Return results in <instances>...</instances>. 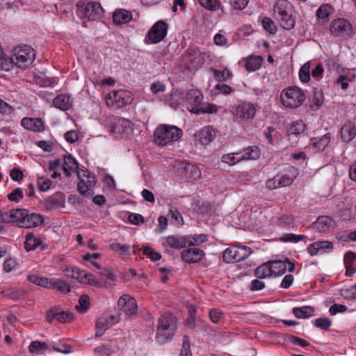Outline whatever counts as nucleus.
<instances>
[{
    "mask_svg": "<svg viewBox=\"0 0 356 356\" xmlns=\"http://www.w3.org/2000/svg\"><path fill=\"white\" fill-rule=\"evenodd\" d=\"M177 328V318L170 313H164L158 321L156 340L161 344L171 341Z\"/></svg>",
    "mask_w": 356,
    "mask_h": 356,
    "instance_id": "f257e3e1",
    "label": "nucleus"
},
{
    "mask_svg": "<svg viewBox=\"0 0 356 356\" xmlns=\"http://www.w3.org/2000/svg\"><path fill=\"white\" fill-rule=\"evenodd\" d=\"M35 57V51L31 46L18 45L13 49L11 57H6V62H10L11 64L9 70L14 65L21 69H26L31 65Z\"/></svg>",
    "mask_w": 356,
    "mask_h": 356,
    "instance_id": "f03ea898",
    "label": "nucleus"
},
{
    "mask_svg": "<svg viewBox=\"0 0 356 356\" xmlns=\"http://www.w3.org/2000/svg\"><path fill=\"white\" fill-rule=\"evenodd\" d=\"M181 129L165 124H159L155 129L153 134L154 143L161 147L165 146L172 142L177 141L181 138Z\"/></svg>",
    "mask_w": 356,
    "mask_h": 356,
    "instance_id": "7ed1b4c3",
    "label": "nucleus"
},
{
    "mask_svg": "<svg viewBox=\"0 0 356 356\" xmlns=\"http://www.w3.org/2000/svg\"><path fill=\"white\" fill-rule=\"evenodd\" d=\"M292 13V6L288 1L277 0L276 1L273 15L283 29L291 30L295 26L296 19Z\"/></svg>",
    "mask_w": 356,
    "mask_h": 356,
    "instance_id": "20e7f679",
    "label": "nucleus"
},
{
    "mask_svg": "<svg viewBox=\"0 0 356 356\" xmlns=\"http://www.w3.org/2000/svg\"><path fill=\"white\" fill-rule=\"evenodd\" d=\"M280 99L285 107L295 108L302 104L305 100V95L300 88L291 86L282 90Z\"/></svg>",
    "mask_w": 356,
    "mask_h": 356,
    "instance_id": "39448f33",
    "label": "nucleus"
},
{
    "mask_svg": "<svg viewBox=\"0 0 356 356\" xmlns=\"http://www.w3.org/2000/svg\"><path fill=\"white\" fill-rule=\"evenodd\" d=\"M79 181L77 185L78 191L83 195L88 197L94 194L93 188L97 179L93 174H91L87 169H81L77 172Z\"/></svg>",
    "mask_w": 356,
    "mask_h": 356,
    "instance_id": "423d86ee",
    "label": "nucleus"
},
{
    "mask_svg": "<svg viewBox=\"0 0 356 356\" xmlns=\"http://www.w3.org/2000/svg\"><path fill=\"white\" fill-rule=\"evenodd\" d=\"M132 101L133 97L131 93L124 90L112 91L105 97L106 106L111 108H120L130 104Z\"/></svg>",
    "mask_w": 356,
    "mask_h": 356,
    "instance_id": "0eeeda50",
    "label": "nucleus"
},
{
    "mask_svg": "<svg viewBox=\"0 0 356 356\" xmlns=\"http://www.w3.org/2000/svg\"><path fill=\"white\" fill-rule=\"evenodd\" d=\"M256 106L254 104L241 101L232 107V113L239 122H250L254 119L256 113Z\"/></svg>",
    "mask_w": 356,
    "mask_h": 356,
    "instance_id": "6e6552de",
    "label": "nucleus"
},
{
    "mask_svg": "<svg viewBox=\"0 0 356 356\" xmlns=\"http://www.w3.org/2000/svg\"><path fill=\"white\" fill-rule=\"evenodd\" d=\"M330 31L334 37L343 39L348 38L353 35L352 24L344 18H337L332 20L330 24Z\"/></svg>",
    "mask_w": 356,
    "mask_h": 356,
    "instance_id": "1a4fd4ad",
    "label": "nucleus"
},
{
    "mask_svg": "<svg viewBox=\"0 0 356 356\" xmlns=\"http://www.w3.org/2000/svg\"><path fill=\"white\" fill-rule=\"evenodd\" d=\"M252 250L247 246H233L227 248L223 252L222 259L227 263H235L246 259Z\"/></svg>",
    "mask_w": 356,
    "mask_h": 356,
    "instance_id": "9d476101",
    "label": "nucleus"
},
{
    "mask_svg": "<svg viewBox=\"0 0 356 356\" xmlns=\"http://www.w3.org/2000/svg\"><path fill=\"white\" fill-rule=\"evenodd\" d=\"M168 29V24L159 20L156 22L149 30L145 42L146 44H156L162 41L166 36Z\"/></svg>",
    "mask_w": 356,
    "mask_h": 356,
    "instance_id": "9b49d317",
    "label": "nucleus"
},
{
    "mask_svg": "<svg viewBox=\"0 0 356 356\" xmlns=\"http://www.w3.org/2000/svg\"><path fill=\"white\" fill-rule=\"evenodd\" d=\"M272 277L281 276L286 270L292 273L295 270V265L289 259L285 258L284 260L269 261Z\"/></svg>",
    "mask_w": 356,
    "mask_h": 356,
    "instance_id": "f8f14e48",
    "label": "nucleus"
},
{
    "mask_svg": "<svg viewBox=\"0 0 356 356\" xmlns=\"http://www.w3.org/2000/svg\"><path fill=\"white\" fill-rule=\"evenodd\" d=\"M118 306L119 309L129 317L137 314L138 305L136 300L134 298L128 294H124L119 298Z\"/></svg>",
    "mask_w": 356,
    "mask_h": 356,
    "instance_id": "ddd939ff",
    "label": "nucleus"
},
{
    "mask_svg": "<svg viewBox=\"0 0 356 356\" xmlns=\"http://www.w3.org/2000/svg\"><path fill=\"white\" fill-rule=\"evenodd\" d=\"M73 314L68 312H60L58 308L53 307L46 312V321L52 323L54 321L60 323H69L73 320Z\"/></svg>",
    "mask_w": 356,
    "mask_h": 356,
    "instance_id": "4468645a",
    "label": "nucleus"
},
{
    "mask_svg": "<svg viewBox=\"0 0 356 356\" xmlns=\"http://www.w3.org/2000/svg\"><path fill=\"white\" fill-rule=\"evenodd\" d=\"M119 321V316L102 315L99 316L96 321V336H102L106 330H108L111 326L118 323Z\"/></svg>",
    "mask_w": 356,
    "mask_h": 356,
    "instance_id": "2eb2a0df",
    "label": "nucleus"
},
{
    "mask_svg": "<svg viewBox=\"0 0 356 356\" xmlns=\"http://www.w3.org/2000/svg\"><path fill=\"white\" fill-rule=\"evenodd\" d=\"M111 128L115 133H126L131 131L133 124L126 118L113 116L111 118Z\"/></svg>",
    "mask_w": 356,
    "mask_h": 356,
    "instance_id": "dca6fc26",
    "label": "nucleus"
},
{
    "mask_svg": "<svg viewBox=\"0 0 356 356\" xmlns=\"http://www.w3.org/2000/svg\"><path fill=\"white\" fill-rule=\"evenodd\" d=\"M84 14L90 21H95L102 17L104 9L99 3L91 1L85 5Z\"/></svg>",
    "mask_w": 356,
    "mask_h": 356,
    "instance_id": "f3484780",
    "label": "nucleus"
},
{
    "mask_svg": "<svg viewBox=\"0 0 356 356\" xmlns=\"http://www.w3.org/2000/svg\"><path fill=\"white\" fill-rule=\"evenodd\" d=\"M333 249V243L329 241H318L307 247V252L311 256L329 252Z\"/></svg>",
    "mask_w": 356,
    "mask_h": 356,
    "instance_id": "a211bd4d",
    "label": "nucleus"
},
{
    "mask_svg": "<svg viewBox=\"0 0 356 356\" xmlns=\"http://www.w3.org/2000/svg\"><path fill=\"white\" fill-rule=\"evenodd\" d=\"M205 255L204 252L198 248H191L184 250L181 254V259L188 263H197L201 261Z\"/></svg>",
    "mask_w": 356,
    "mask_h": 356,
    "instance_id": "6ab92c4d",
    "label": "nucleus"
},
{
    "mask_svg": "<svg viewBox=\"0 0 356 356\" xmlns=\"http://www.w3.org/2000/svg\"><path fill=\"white\" fill-rule=\"evenodd\" d=\"M298 175V171L297 168L291 165L287 166L284 172L277 174L280 187L290 186L297 177Z\"/></svg>",
    "mask_w": 356,
    "mask_h": 356,
    "instance_id": "aec40b11",
    "label": "nucleus"
},
{
    "mask_svg": "<svg viewBox=\"0 0 356 356\" xmlns=\"http://www.w3.org/2000/svg\"><path fill=\"white\" fill-rule=\"evenodd\" d=\"M21 126L33 132H42L45 129L44 123L41 118H23Z\"/></svg>",
    "mask_w": 356,
    "mask_h": 356,
    "instance_id": "412c9836",
    "label": "nucleus"
},
{
    "mask_svg": "<svg viewBox=\"0 0 356 356\" xmlns=\"http://www.w3.org/2000/svg\"><path fill=\"white\" fill-rule=\"evenodd\" d=\"M216 136V131L211 126H206L195 134V138L201 145L209 144Z\"/></svg>",
    "mask_w": 356,
    "mask_h": 356,
    "instance_id": "4be33fe9",
    "label": "nucleus"
},
{
    "mask_svg": "<svg viewBox=\"0 0 356 356\" xmlns=\"http://www.w3.org/2000/svg\"><path fill=\"white\" fill-rule=\"evenodd\" d=\"M273 222L284 229H293L295 227V217L292 213H284L275 218Z\"/></svg>",
    "mask_w": 356,
    "mask_h": 356,
    "instance_id": "5701e85b",
    "label": "nucleus"
},
{
    "mask_svg": "<svg viewBox=\"0 0 356 356\" xmlns=\"http://www.w3.org/2000/svg\"><path fill=\"white\" fill-rule=\"evenodd\" d=\"M65 202V197L63 193H56L44 201V206L47 210H52L59 207H63Z\"/></svg>",
    "mask_w": 356,
    "mask_h": 356,
    "instance_id": "b1692460",
    "label": "nucleus"
},
{
    "mask_svg": "<svg viewBox=\"0 0 356 356\" xmlns=\"http://www.w3.org/2000/svg\"><path fill=\"white\" fill-rule=\"evenodd\" d=\"M44 222V218L41 214L32 213H29L27 211V216L21 222V227L29 229L40 226Z\"/></svg>",
    "mask_w": 356,
    "mask_h": 356,
    "instance_id": "393cba45",
    "label": "nucleus"
},
{
    "mask_svg": "<svg viewBox=\"0 0 356 356\" xmlns=\"http://www.w3.org/2000/svg\"><path fill=\"white\" fill-rule=\"evenodd\" d=\"M314 227L321 232H327L334 229L335 222L328 216H320L314 223Z\"/></svg>",
    "mask_w": 356,
    "mask_h": 356,
    "instance_id": "a878e982",
    "label": "nucleus"
},
{
    "mask_svg": "<svg viewBox=\"0 0 356 356\" xmlns=\"http://www.w3.org/2000/svg\"><path fill=\"white\" fill-rule=\"evenodd\" d=\"M181 174L188 180H196L201 177L199 168L191 163H184L181 166Z\"/></svg>",
    "mask_w": 356,
    "mask_h": 356,
    "instance_id": "bb28decb",
    "label": "nucleus"
},
{
    "mask_svg": "<svg viewBox=\"0 0 356 356\" xmlns=\"http://www.w3.org/2000/svg\"><path fill=\"white\" fill-rule=\"evenodd\" d=\"M63 170L67 177L72 175L71 171L78 172L79 163L70 154L64 155Z\"/></svg>",
    "mask_w": 356,
    "mask_h": 356,
    "instance_id": "cd10ccee",
    "label": "nucleus"
},
{
    "mask_svg": "<svg viewBox=\"0 0 356 356\" xmlns=\"http://www.w3.org/2000/svg\"><path fill=\"white\" fill-rule=\"evenodd\" d=\"M53 104L60 110L67 111L72 106V99L70 95L61 94L54 98Z\"/></svg>",
    "mask_w": 356,
    "mask_h": 356,
    "instance_id": "c85d7f7f",
    "label": "nucleus"
},
{
    "mask_svg": "<svg viewBox=\"0 0 356 356\" xmlns=\"http://www.w3.org/2000/svg\"><path fill=\"white\" fill-rule=\"evenodd\" d=\"M356 135V127L352 122L345 123L341 128V137L346 143L350 142Z\"/></svg>",
    "mask_w": 356,
    "mask_h": 356,
    "instance_id": "c756f323",
    "label": "nucleus"
},
{
    "mask_svg": "<svg viewBox=\"0 0 356 356\" xmlns=\"http://www.w3.org/2000/svg\"><path fill=\"white\" fill-rule=\"evenodd\" d=\"M131 19V13L124 9L117 10L113 15V22L118 25L127 24Z\"/></svg>",
    "mask_w": 356,
    "mask_h": 356,
    "instance_id": "7c9ffc66",
    "label": "nucleus"
},
{
    "mask_svg": "<svg viewBox=\"0 0 356 356\" xmlns=\"http://www.w3.org/2000/svg\"><path fill=\"white\" fill-rule=\"evenodd\" d=\"M167 245L173 249H182L186 246V236H168L165 238Z\"/></svg>",
    "mask_w": 356,
    "mask_h": 356,
    "instance_id": "2f4dec72",
    "label": "nucleus"
},
{
    "mask_svg": "<svg viewBox=\"0 0 356 356\" xmlns=\"http://www.w3.org/2000/svg\"><path fill=\"white\" fill-rule=\"evenodd\" d=\"M245 69L249 72H253L259 70L264 61V58L260 56L250 55L245 59Z\"/></svg>",
    "mask_w": 356,
    "mask_h": 356,
    "instance_id": "473e14b6",
    "label": "nucleus"
},
{
    "mask_svg": "<svg viewBox=\"0 0 356 356\" xmlns=\"http://www.w3.org/2000/svg\"><path fill=\"white\" fill-rule=\"evenodd\" d=\"M42 241L40 237L35 236L33 233L29 232L26 234L24 241V248L27 252L36 249L41 245Z\"/></svg>",
    "mask_w": 356,
    "mask_h": 356,
    "instance_id": "72a5a7b5",
    "label": "nucleus"
},
{
    "mask_svg": "<svg viewBox=\"0 0 356 356\" xmlns=\"http://www.w3.org/2000/svg\"><path fill=\"white\" fill-rule=\"evenodd\" d=\"M330 140L331 134L327 133L322 136L313 138L312 139V145L316 150L323 151L328 146Z\"/></svg>",
    "mask_w": 356,
    "mask_h": 356,
    "instance_id": "f704fd0d",
    "label": "nucleus"
},
{
    "mask_svg": "<svg viewBox=\"0 0 356 356\" xmlns=\"http://www.w3.org/2000/svg\"><path fill=\"white\" fill-rule=\"evenodd\" d=\"M242 154L240 155L241 160H255L259 157L260 149L257 146H250L240 150Z\"/></svg>",
    "mask_w": 356,
    "mask_h": 356,
    "instance_id": "c9c22d12",
    "label": "nucleus"
},
{
    "mask_svg": "<svg viewBox=\"0 0 356 356\" xmlns=\"http://www.w3.org/2000/svg\"><path fill=\"white\" fill-rule=\"evenodd\" d=\"M48 289H57L63 293H67L71 291L68 283L63 280L54 278H50Z\"/></svg>",
    "mask_w": 356,
    "mask_h": 356,
    "instance_id": "e433bc0d",
    "label": "nucleus"
},
{
    "mask_svg": "<svg viewBox=\"0 0 356 356\" xmlns=\"http://www.w3.org/2000/svg\"><path fill=\"white\" fill-rule=\"evenodd\" d=\"M186 102L195 107L199 106L202 101V95L200 90H190L186 95Z\"/></svg>",
    "mask_w": 356,
    "mask_h": 356,
    "instance_id": "4c0bfd02",
    "label": "nucleus"
},
{
    "mask_svg": "<svg viewBox=\"0 0 356 356\" xmlns=\"http://www.w3.org/2000/svg\"><path fill=\"white\" fill-rule=\"evenodd\" d=\"M292 312L298 318H307L314 315V309L310 306L294 307Z\"/></svg>",
    "mask_w": 356,
    "mask_h": 356,
    "instance_id": "58836bf2",
    "label": "nucleus"
},
{
    "mask_svg": "<svg viewBox=\"0 0 356 356\" xmlns=\"http://www.w3.org/2000/svg\"><path fill=\"white\" fill-rule=\"evenodd\" d=\"M254 275L258 279L272 277L269 261L257 267L254 270Z\"/></svg>",
    "mask_w": 356,
    "mask_h": 356,
    "instance_id": "ea45409f",
    "label": "nucleus"
},
{
    "mask_svg": "<svg viewBox=\"0 0 356 356\" xmlns=\"http://www.w3.org/2000/svg\"><path fill=\"white\" fill-rule=\"evenodd\" d=\"M186 244L190 246L200 245L208 241V236L207 234H190L186 236Z\"/></svg>",
    "mask_w": 356,
    "mask_h": 356,
    "instance_id": "a19ab883",
    "label": "nucleus"
},
{
    "mask_svg": "<svg viewBox=\"0 0 356 356\" xmlns=\"http://www.w3.org/2000/svg\"><path fill=\"white\" fill-rule=\"evenodd\" d=\"M305 130V124L301 120L295 121L291 123L287 130L289 136H298L304 133Z\"/></svg>",
    "mask_w": 356,
    "mask_h": 356,
    "instance_id": "79ce46f5",
    "label": "nucleus"
},
{
    "mask_svg": "<svg viewBox=\"0 0 356 356\" xmlns=\"http://www.w3.org/2000/svg\"><path fill=\"white\" fill-rule=\"evenodd\" d=\"M62 271L65 275V276L72 279H76L79 282H81L82 276L84 273V270H81V269L74 266L63 268H62Z\"/></svg>",
    "mask_w": 356,
    "mask_h": 356,
    "instance_id": "37998d69",
    "label": "nucleus"
},
{
    "mask_svg": "<svg viewBox=\"0 0 356 356\" xmlns=\"http://www.w3.org/2000/svg\"><path fill=\"white\" fill-rule=\"evenodd\" d=\"M80 283L89 284L97 288H101L104 286V284L97 280L94 275L86 273V271H84Z\"/></svg>",
    "mask_w": 356,
    "mask_h": 356,
    "instance_id": "c03bdc74",
    "label": "nucleus"
},
{
    "mask_svg": "<svg viewBox=\"0 0 356 356\" xmlns=\"http://www.w3.org/2000/svg\"><path fill=\"white\" fill-rule=\"evenodd\" d=\"M307 238L305 234H295L293 233H285L283 234L279 241L282 243H296L300 241H302Z\"/></svg>",
    "mask_w": 356,
    "mask_h": 356,
    "instance_id": "a18cd8bd",
    "label": "nucleus"
},
{
    "mask_svg": "<svg viewBox=\"0 0 356 356\" xmlns=\"http://www.w3.org/2000/svg\"><path fill=\"white\" fill-rule=\"evenodd\" d=\"M27 280L38 286H40L48 289L49 284L50 282V278L40 277L37 274H29L27 275Z\"/></svg>",
    "mask_w": 356,
    "mask_h": 356,
    "instance_id": "49530a36",
    "label": "nucleus"
},
{
    "mask_svg": "<svg viewBox=\"0 0 356 356\" xmlns=\"http://www.w3.org/2000/svg\"><path fill=\"white\" fill-rule=\"evenodd\" d=\"M27 216V210L24 209H15L11 210L13 222H16L21 227V222Z\"/></svg>",
    "mask_w": 356,
    "mask_h": 356,
    "instance_id": "de8ad7c7",
    "label": "nucleus"
},
{
    "mask_svg": "<svg viewBox=\"0 0 356 356\" xmlns=\"http://www.w3.org/2000/svg\"><path fill=\"white\" fill-rule=\"evenodd\" d=\"M242 154L241 151L226 154L222 156V161L230 165H234L241 161L240 155Z\"/></svg>",
    "mask_w": 356,
    "mask_h": 356,
    "instance_id": "09e8293b",
    "label": "nucleus"
},
{
    "mask_svg": "<svg viewBox=\"0 0 356 356\" xmlns=\"http://www.w3.org/2000/svg\"><path fill=\"white\" fill-rule=\"evenodd\" d=\"M93 351L96 356H111L115 353L111 346L105 344L96 347Z\"/></svg>",
    "mask_w": 356,
    "mask_h": 356,
    "instance_id": "8fccbe9b",
    "label": "nucleus"
},
{
    "mask_svg": "<svg viewBox=\"0 0 356 356\" xmlns=\"http://www.w3.org/2000/svg\"><path fill=\"white\" fill-rule=\"evenodd\" d=\"M214 78L219 82L226 81L232 76V72L227 67L222 70H213Z\"/></svg>",
    "mask_w": 356,
    "mask_h": 356,
    "instance_id": "3c124183",
    "label": "nucleus"
},
{
    "mask_svg": "<svg viewBox=\"0 0 356 356\" xmlns=\"http://www.w3.org/2000/svg\"><path fill=\"white\" fill-rule=\"evenodd\" d=\"M310 67L311 63H305L299 70V78L302 83H307L310 80Z\"/></svg>",
    "mask_w": 356,
    "mask_h": 356,
    "instance_id": "603ef678",
    "label": "nucleus"
},
{
    "mask_svg": "<svg viewBox=\"0 0 356 356\" xmlns=\"http://www.w3.org/2000/svg\"><path fill=\"white\" fill-rule=\"evenodd\" d=\"M334 8L328 3L321 6L316 11V17L319 19H326L333 12Z\"/></svg>",
    "mask_w": 356,
    "mask_h": 356,
    "instance_id": "864d4df0",
    "label": "nucleus"
},
{
    "mask_svg": "<svg viewBox=\"0 0 356 356\" xmlns=\"http://www.w3.org/2000/svg\"><path fill=\"white\" fill-rule=\"evenodd\" d=\"M90 298L86 294L81 295L79 299V304L76 306V309L81 313H85L90 307Z\"/></svg>",
    "mask_w": 356,
    "mask_h": 356,
    "instance_id": "5fc2aeb1",
    "label": "nucleus"
},
{
    "mask_svg": "<svg viewBox=\"0 0 356 356\" xmlns=\"http://www.w3.org/2000/svg\"><path fill=\"white\" fill-rule=\"evenodd\" d=\"M324 102L323 93L321 90H314L313 92V97L311 107L314 108H318Z\"/></svg>",
    "mask_w": 356,
    "mask_h": 356,
    "instance_id": "6e6d98bb",
    "label": "nucleus"
},
{
    "mask_svg": "<svg viewBox=\"0 0 356 356\" xmlns=\"http://www.w3.org/2000/svg\"><path fill=\"white\" fill-rule=\"evenodd\" d=\"M261 25L264 29L271 34H275L277 31L276 26L270 17H264L261 19Z\"/></svg>",
    "mask_w": 356,
    "mask_h": 356,
    "instance_id": "4d7b16f0",
    "label": "nucleus"
},
{
    "mask_svg": "<svg viewBox=\"0 0 356 356\" xmlns=\"http://www.w3.org/2000/svg\"><path fill=\"white\" fill-rule=\"evenodd\" d=\"M218 111V106L215 104H207L204 107L193 108V113L195 114L200 113H208L212 114L216 113Z\"/></svg>",
    "mask_w": 356,
    "mask_h": 356,
    "instance_id": "13d9d810",
    "label": "nucleus"
},
{
    "mask_svg": "<svg viewBox=\"0 0 356 356\" xmlns=\"http://www.w3.org/2000/svg\"><path fill=\"white\" fill-rule=\"evenodd\" d=\"M179 356H192L190 338L188 335H184L183 337V343Z\"/></svg>",
    "mask_w": 356,
    "mask_h": 356,
    "instance_id": "bf43d9fd",
    "label": "nucleus"
},
{
    "mask_svg": "<svg viewBox=\"0 0 356 356\" xmlns=\"http://www.w3.org/2000/svg\"><path fill=\"white\" fill-rule=\"evenodd\" d=\"M340 294L346 299H354L356 298V284L348 288H342Z\"/></svg>",
    "mask_w": 356,
    "mask_h": 356,
    "instance_id": "052dcab7",
    "label": "nucleus"
},
{
    "mask_svg": "<svg viewBox=\"0 0 356 356\" xmlns=\"http://www.w3.org/2000/svg\"><path fill=\"white\" fill-rule=\"evenodd\" d=\"M198 2L202 7L210 10H216L220 6L218 0H198Z\"/></svg>",
    "mask_w": 356,
    "mask_h": 356,
    "instance_id": "680f3d73",
    "label": "nucleus"
},
{
    "mask_svg": "<svg viewBox=\"0 0 356 356\" xmlns=\"http://www.w3.org/2000/svg\"><path fill=\"white\" fill-rule=\"evenodd\" d=\"M29 348L30 352L33 353H39L40 351L47 349V344L45 342L34 341L31 343Z\"/></svg>",
    "mask_w": 356,
    "mask_h": 356,
    "instance_id": "e2e57ef3",
    "label": "nucleus"
},
{
    "mask_svg": "<svg viewBox=\"0 0 356 356\" xmlns=\"http://www.w3.org/2000/svg\"><path fill=\"white\" fill-rule=\"evenodd\" d=\"M110 249L122 254H127L129 252L130 246L119 243H113L110 245Z\"/></svg>",
    "mask_w": 356,
    "mask_h": 356,
    "instance_id": "0e129e2a",
    "label": "nucleus"
},
{
    "mask_svg": "<svg viewBox=\"0 0 356 356\" xmlns=\"http://www.w3.org/2000/svg\"><path fill=\"white\" fill-rule=\"evenodd\" d=\"M24 197V192L22 188H16L8 195V199L10 201L19 202Z\"/></svg>",
    "mask_w": 356,
    "mask_h": 356,
    "instance_id": "69168bd1",
    "label": "nucleus"
},
{
    "mask_svg": "<svg viewBox=\"0 0 356 356\" xmlns=\"http://www.w3.org/2000/svg\"><path fill=\"white\" fill-rule=\"evenodd\" d=\"M143 252L152 261H159L161 258V254L155 252L151 247H145Z\"/></svg>",
    "mask_w": 356,
    "mask_h": 356,
    "instance_id": "338daca9",
    "label": "nucleus"
},
{
    "mask_svg": "<svg viewBox=\"0 0 356 356\" xmlns=\"http://www.w3.org/2000/svg\"><path fill=\"white\" fill-rule=\"evenodd\" d=\"M209 317L213 323H219L224 318L223 313L218 309H210Z\"/></svg>",
    "mask_w": 356,
    "mask_h": 356,
    "instance_id": "774afa93",
    "label": "nucleus"
}]
</instances>
